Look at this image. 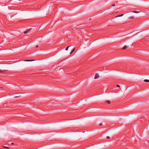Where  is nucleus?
<instances>
[{
  "label": "nucleus",
  "instance_id": "4468645a",
  "mask_svg": "<svg viewBox=\"0 0 149 149\" xmlns=\"http://www.w3.org/2000/svg\"><path fill=\"white\" fill-rule=\"evenodd\" d=\"M107 139H109L110 138V137L109 136H107Z\"/></svg>",
  "mask_w": 149,
  "mask_h": 149
},
{
  "label": "nucleus",
  "instance_id": "dca6fc26",
  "mask_svg": "<svg viewBox=\"0 0 149 149\" xmlns=\"http://www.w3.org/2000/svg\"><path fill=\"white\" fill-rule=\"evenodd\" d=\"M115 6V4H113L112 5V6Z\"/></svg>",
  "mask_w": 149,
  "mask_h": 149
},
{
  "label": "nucleus",
  "instance_id": "ddd939ff",
  "mask_svg": "<svg viewBox=\"0 0 149 149\" xmlns=\"http://www.w3.org/2000/svg\"><path fill=\"white\" fill-rule=\"evenodd\" d=\"M117 87H120V86L119 85H117Z\"/></svg>",
  "mask_w": 149,
  "mask_h": 149
},
{
  "label": "nucleus",
  "instance_id": "f8f14e48",
  "mask_svg": "<svg viewBox=\"0 0 149 149\" xmlns=\"http://www.w3.org/2000/svg\"><path fill=\"white\" fill-rule=\"evenodd\" d=\"M3 148H9L8 147H6V146H3Z\"/></svg>",
  "mask_w": 149,
  "mask_h": 149
},
{
  "label": "nucleus",
  "instance_id": "9b49d317",
  "mask_svg": "<svg viewBox=\"0 0 149 149\" xmlns=\"http://www.w3.org/2000/svg\"><path fill=\"white\" fill-rule=\"evenodd\" d=\"M70 46H68V47L65 49V50H68V48L70 47Z\"/></svg>",
  "mask_w": 149,
  "mask_h": 149
},
{
  "label": "nucleus",
  "instance_id": "aec40b11",
  "mask_svg": "<svg viewBox=\"0 0 149 149\" xmlns=\"http://www.w3.org/2000/svg\"><path fill=\"white\" fill-rule=\"evenodd\" d=\"M12 144H13V143H12Z\"/></svg>",
  "mask_w": 149,
  "mask_h": 149
},
{
  "label": "nucleus",
  "instance_id": "1a4fd4ad",
  "mask_svg": "<svg viewBox=\"0 0 149 149\" xmlns=\"http://www.w3.org/2000/svg\"><path fill=\"white\" fill-rule=\"evenodd\" d=\"M132 12L135 13H139V12L136 11H133Z\"/></svg>",
  "mask_w": 149,
  "mask_h": 149
},
{
  "label": "nucleus",
  "instance_id": "6e6552de",
  "mask_svg": "<svg viewBox=\"0 0 149 149\" xmlns=\"http://www.w3.org/2000/svg\"><path fill=\"white\" fill-rule=\"evenodd\" d=\"M134 18V17L133 16H131L129 18V19H133Z\"/></svg>",
  "mask_w": 149,
  "mask_h": 149
},
{
  "label": "nucleus",
  "instance_id": "9d476101",
  "mask_svg": "<svg viewBox=\"0 0 149 149\" xmlns=\"http://www.w3.org/2000/svg\"><path fill=\"white\" fill-rule=\"evenodd\" d=\"M4 72V71L1 70H0V72Z\"/></svg>",
  "mask_w": 149,
  "mask_h": 149
},
{
  "label": "nucleus",
  "instance_id": "a211bd4d",
  "mask_svg": "<svg viewBox=\"0 0 149 149\" xmlns=\"http://www.w3.org/2000/svg\"><path fill=\"white\" fill-rule=\"evenodd\" d=\"M73 52H72V51L70 52V54H71Z\"/></svg>",
  "mask_w": 149,
  "mask_h": 149
},
{
  "label": "nucleus",
  "instance_id": "f257e3e1",
  "mask_svg": "<svg viewBox=\"0 0 149 149\" xmlns=\"http://www.w3.org/2000/svg\"><path fill=\"white\" fill-rule=\"evenodd\" d=\"M99 75L98 74H96L95 75L94 78L95 79H96L99 77Z\"/></svg>",
  "mask_w": 149,
  "mask_h": 149
},
{
  "label": "nucleus",
  "instance_id": "7ed1b4c3",
  "mask_svg": "<svg viewBox=\"0 0 149 149\" xmlns=\"http://www.w3.org/2000/svg\"><path fill=\"white\" fill-rule=\"evenodd\" d=\"M106 102L108 104H110L111 103L110 100H107L106 101Z\"/></svg>",
  "mask_w": 149,
  "mask_h": 149
},
{
  "label": "nucleus",
  "instance_id": "2eb2a0df",
  "mask_svg": "<svg viewBox=\"0 0 149 149\" xmlns=\"http://www.w3.org/2000/svg\"><path fill=\"white\" fill-rule=\"evenodd\" d=\"M74 50H75V48H74L72 50V52H73V51H74Z\"/></svg>",
  "mask_w": 149,
  "mask_h": 149
},
{
  "label": "nucleus",
  "instance_id": "0eeeda50",
  "mask_svg": "<svg viewBox=\"0 0 149 149\" xmlns=\"http://www.w3.org/2000/svg\"><path fill=\"white\" fill-rule=\"evenodd\" d=\"M123 15V14H122V15H119L118 16L116 17H120L122 16Z\"/></svg>",
  "mask_w": 149,
  "mask_h": 149
},
{
  "label": "nucleus",
  "instance_id": "39448f33",
  "mask_svg": "<svg viewBox=\"0 0 149 149\" xmlns=\"http://www.w3.org/2000/svg\"><path fill=\"white\" fill-rule=\"evenodd\" d=\"M34 60H25L24 61H34Z\"/></svg>",
  "mask_w": 149,
  "mask_h": 149
},
{
  "label": "nucleus",
  "instance_id": "6ab92c4d",
  "mask_svg": "<svg viewBox=\"0 0 149 149\" xmlns=\"http://www.w3.org/2000/svg\"><path fill=\"white\" fill-rule=\"evenodd\" d=\"M38 47V45H37L36 47Z\"/></svg>",
  "mask_w": 149,
  "mask_h": 149
},
{
  "label": "nucleus",
  "instance_id": "f3484780",
  "mask_svg": "<svg viewBox=\"0 0 149 149\" xmlns=\"http://www.w3.org/2000/svg\"><path fill=\"white\" fill-rule=\"evenodd\" d=\"M99 125L100 126H102V123H100V124H99Z\"/></svg>",
  "mask_w": 149,
  "mask_h": 149
},
{
  "label": "nucleus",
  "instance_id": "f03ea898",
  "mask_svg": "<svg viewBox=\"0 0 149 149\" xmlns=\"http://www.w3.org/2000/svg\"><path fill=\"white\" fill-rule=\"evenodd\" d=\"M127 47H127L125 45L122 48V49L123 50L125 49Z\"/></svg>",
  "mask_w": 149,
  "mask_h": 149
},
{
  "label": "nucleus",
  "instance_id": "20e7f679",
  "mask_svg": "<svg viewBox=\"0 0 149 149\" xmlns=\"http://www.w3.org/2000/svg\"><path fill=\"white\" fill-rule=\"evenodd\" d=\"M29 30H28L25 31L24 32V34L26 33L29 31Z\"/></svg>",
  "mask_w": 149,
  "mask_h": 149
},
{
  "label": "nucleus",
  "instance_id": "423d86ee",
  "mask_svg": "<svg viewBox=\"0 0 149 149\" xmlns=\"http://www.w3.org/2000/svg\"><path fill=\"white\" fill-rule=\"evenodd\" d=\"M144 81L146 82H149V80L148 79H145L144 80Z\"/></svg>",
  "mask_w": 149,
  "mask_h": 149
}]
</instances>
